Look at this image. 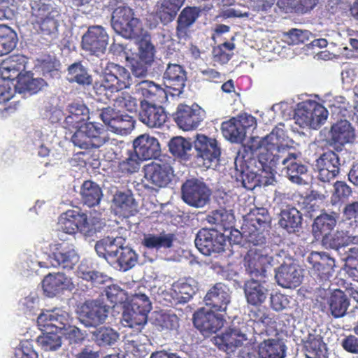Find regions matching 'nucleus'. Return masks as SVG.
Returning a JSON list of instances; mask_svg holds the SVG:
<instances>
[{"label":"nucleus","instance_id":"nucleus-1","mask_svg":"<svg viewBox=\"0 0 358 358\" xmlns=\"http://www.w3.org/2000/svg\"><path fill=\"white\" fill-rule=\"evenodd\" d=\"M271 227V217L268 210L265 208H256L246 215L241 229L248 241L257 245L265 242L264 232L268 231Z\"/></svg>","mask_w":358,"mask_h":358},{"label":"nucleus","instance_id":"nucleus-2","mask_svg":"<svg viewBox=\"0 0 358 358\" xmlns=\"http://www.w3.org/2000/svg\"><path fill=\"white\" fill-rule=\"evenodd\" d=\"M266 152L258 155V162L262 169L268 172V168L276 167V162L282 152H289V147L285 142V131L282 129L275 127L272 131L264 137Z\"/></svg>","mask_w":358,"mask_h":358},{"label":"nucleus","instance_id":"nucleus-3","mask_svg":"<svg viewBox=\"0 0 358 358\" xmlns=\"http://www.w3.org/2000/svg\"><path fill=\"white\" fill-rule=\"evenodd\" d=\"M195 164L199 167L210 169L217 166L221 157V147L215 138L197 134L194 141Z\"/></svg>","mask_w":358,"mask_h":358},{"label":"nucleus","instance_id":"nucleus-4","mask_svg":"<svg viewBox=\"0 0 358 358\" xmlns=\"http://www.w3.org/2000/svg\"><path fill=\"white\" fill-rule=\"evenodd\" d=\"M108 42V36L101 26H93L88 29L82 38L83 48L88 51L92 57L93 65L108 67L106 60L101 58L103 55Z\"/></svg>","mask_w":358,"mask_h":358},{"label":"nucleus","instance_id":"nucleus-5","mask_svg":"<svg viewBox=\"0 0 358 358\" xmlns=\"http://www.w3.org/2000/svg\"><path fill=\"white\" fill-rule=\"evenodd\" d=\"M112 27L116 33L125 38L132 39L143 32L140 21L134 17L132 10L126 6H120L113 12Z\"/></svg>","mask_w":358,"mask_h":358},{"label":"nucleus","instance_id":"nucleus-6","mask_svg":"<svg viewBox=\"0 0 358 358\" xmlns=\"http://www.w3.org/2000/svg\"><path fill=\"white\" fill-rule=\"evenodd\" d=\"M328 117V110L320 103L306 100L298 104L294 118L301 127L316 129L324 122Z\"/></svg>","mask_w":358,"mask_h":358},{"label":"nucleus","instance_id":"nucleus-7","mask_svg":"<svg viewBox=\"0 0 358 358\" xmlns=\"http://www.w3.org/2000/svg\"><path fill=\"white\" fill-rule=\"evenodd\" d=\"M181 194L185 203L189 206L199 208L209 203L212 192L204 182L192 178L187 180L182 184Z\"/></svg>","mask_w":358,"mask_h":358},{"label":"nucleus","instance_id":"nucleus-8","mask_svg":"<svg viewBox=\"0 0 358 358\" xmlns=\"http://www.w3.org/2000/svg\"><path fill=\"white\" fill-rule=\"evenodd\" d=\"M256 124L255 117L243 113L223 122L221 124V130L226 139L232 143H240L245 140L247 131L255 127Z\"/></svg>","mask_w":358,"mask_h":358},{"label":"nucleus","instance_id":"nucleus-9","mask_svg":"<svg viewBox=\"0 0 358 358\" xmlns=\"http://www.w3.org/2000/svg\"><path fill=\"white\" fill-rule=\"evenodd\" d=\"M226 236L217 229H201L194 241L198 250L204 255L220 253L224 250Z\"/></svg>","mask_w":358,"mask_h":358},{"label":"nucleus","instance_id":"nucleus-10","mask_svg":"<svg viewBox=\"0 0 358 358\" xmlns=\"http://www.w3.org/2000/svg\"><path fill=\"white\" fill-rule=\"evenodd\" d=\"M204 110L196 103L192 106L178 104L173 117L177 125L183 131L196 129L204 119Z\"/></svg>","mask_w":358,"mask_h":358},{"label":"nucleus","instance_id":"nucleus-11","mask_svg":"<svg viewBox=\"0 0 358 358\" xmlns=\"http://www.w3.org/2000/svg\"><path fill=\"white\" fill-rule=\"evenodd\" d=\"M132 39L138 44V55H134L133 53L129 55L123 52L120 55L121 58H124L131 67H143L144 65H151L154 61L155 48L150 43V36L146 31L142 32L138 37Z\"/></svg>","mask_w":358,"mask_h":358},{"label":"nucleus","instance_id":"nucleus-12","mask_svg":"<svg viewBox=\"0 0 358 358\" xmlns=\"http://www.w3.org/2000/svg\"><path fill=\"white\" fill-rule=\"evenodd\" d=\"M276 167L268 168V171L285 170V173L290 181L301 185L305 183L302 176L308 171V168L298 160V156L295 153L282 152L280 159L276 162Z\"/></svg>","mask_w":358,"mask_h":358},{"label":"nucleus","instance_id":"nucleus-13","mask_svg":"<svg viewBox=\"0 0 358 358\" xmlns=\"http://www.w3.org/2000/svg\"><path fill=\"white\" fill-rule=\"evenodd\" d=\"M108 307L99 300L86 301L80 308L79 320L85 327H96L107 318Z\"/></svg>","mask_w":358,"mask_h":358},{"label":"nucleus","instance_id":"nucleus-14","mask_svg":"<svg viewBox=\"0 0 358 358\" xmlns=\"http://www.w3.org/2000/svg\"><path fill=\"white\" fill-rule=\"evenodd\" d=\"M51 266L71 270L79 261V256L73 245L68 243L55 244L48 256Z\"/></svg>","mask_w":358,"mask_h":358},{"label":"nucleus","instance_id":"nucleus-15","mask_svg":"<svg viewBox=\"0 0 358 358\" xmlns=\"http://www.w3.org/2000/svg\"><path fill=\"white\" fill-rule=\"evenodd\" d=\"M211 309L206 310L204 308L199 309L194 313L193 323L194 327L202 334L216 333L224 325V315Z\"/></svg>","mask_w":358,"mask_h":358},{"label":"nucleus","instance_id":"nucleus-16","mask_svg":"<svg viewBox=\"0 0 358 358\" xmlns=\"http://www.w3.org/2000/svg\"><path fill=\"white\" fill-rule=\"evenodd\" d=\"M101 117L111 131L118 134H127L134 128L135 121L131 116L116 112L113 109L104 108Z\"/></svg>","mask_w":358,"mask_h":358},{"label":"nucleus","instance_id":"nucleus-17","mask_svg":"<svg viewBox=\"0 0 358 358\" xmlns=\"http://www.w3.org/2000/svg\"><path fill=\"white\" fill-rule=\"evenodd\" d=\"M70 315L61 309L55 308L41 313L37 318L38 325L42 331L50 329L55 331H63L70 324Z\"/></svg>","mask_w":358,"mask_h":358},{"label":"nucleus","instance_id":"nucleus-18","mask_svg":"<svg viewBox=\"0 0 358 358\" xmlns=\"http://www.w3.org/2000/svg\"><path fill=\"white\" fill-rule=\"evenodd\" d=\"M138 119L150 128H160L167 120V115L164 107L145 101H140Z\"/></svg>","mask_w":358,"mask_h":358},{"label":"nucleus","instance_id":"nucleus-19","mask_svg":"<svg viewBox=\"0 0 358 358\" xmlns=\"http://www.w3.org/2000/svg\"><path fill=\"white\" fill-rule=\"evenodd\" d=\"M144 177L152 185L164 187L171 181L173 170L167 162H152L144 166Z\"/></svg>","mask_w":358,"mask_h":358},{"label":"nucleus","instance_id":"nucleus-20","mask_svg":"<svg viewBox=\"0 0 358 358\" xmlns=\"http://www.w3.org/2000/svg\"><path fill=\"white\" fill-rule=\"evenodd\" d=\"M135 94L138 96L139 101L162 104L168 101L166 91L153 81L143 80L136 87Z\"/></svg>","mask_w":358,"mask_h":358},{"label":"nucleus","instance_id":"nucleus-21","mask_svg":"<svg viewBox=\"0 0 358 358\" xmlns=\"http://www.w3.org/2000/svg\"><path fill=\"white\" fill-rule=\"evenodd\" d=\"M134 151L140 160L156 159L161 152L158 140L149 134L140 135L133 141Z\"/></svg>","mask_w":358,"mask_h":358},{"label":"nucleus","instance_id":"nucleus-22","mask_svg":"<svg viewBox=\"0 0 358 358\" xmlns=\"http://www.w3.org/2000/svg\"><path fill=\"white\" fill-rule=\"evenodd\" d=\"M272 257L264 254L259 249H250L245 257L247 271L255 278L265 277L266 268L270 265Z\"/></svg>","mask_w":358,"mask_h":358},{"label":"nucleus","instance_id":"nucleus-23","mask_svg":"<svg viewBox=\"0 0 358 358\" xmlns=\"http://www.w3.org/2000/svg\"><path fill=\"white\" fill-rule=\"evenodd\" d=\"M231 296L229 289L223 283H216L204 297V302L213 311L224 313L230 303Z\"/></svg>","mask_w":358,"mask_h":358},{"label":"nucleus","instance_id":"nucleus-24","mask_svg":"<svg viewBox=\"0 0 358 358\" xmlns=\"http://www.w3.org/2000/svg\"><path fill=\"white\" fill-rule=\"evenodd\" d=\"M319 169L318 178L322 182H329L340 172V159L334 151L324 152L317 160Z\"/></svg>","mask_w":358,"mask_h":358},{"label":"nucleus","instance_id":"nucleus-25","mask_svg":"<svg viewBox=\"0 0 358 358\" xmlns=\"http://www.w3.org/2000/svg\"><path fill=\"white\" fill-rule=\"evenodd\" d=\"M75 287L71 278L63 273H49L42 281L44 294L52 297L64 290H72Z\"/></svg>","mask_w":358,"mask_h":358},{"label":"nucleus","instance_id":"nucleus-26","mask_svg":"<svg viewBox=\"0 0 358 358\" xmlns=\"http://www.w3.org/2000/svg\"><path fill=\"white\" fill-rule=\"evenodd\" d=\"M245 340V335L236 327H229L214 338L215 344L219 349L227 353L232 352L237 348L241 347Z\"/></svg>","mask_w":358,"mask_h":358},{"label":"nucleus","instance_id":"nucleus-27","mask_svg":"<svg viewBox=\"0 0 358 358\" xmlns=\"http://www.w3.org/2000/svg\"><path fill=\"white\" fill-rule=\"evenodd\" d=\"M314 274L320 279L329 278L334 271V261L325 253L312 252L307 258Z\"/></svg>","mask_w":358,"mask_h":358},{"label":"nucleus","instance_id":"nucleus-28","mask_svg":"<svg viewBox=\"0 0 358 358\" xmlns=\"http://www.w3.org/2000/svg\"><path fill=\"white\" fill-rule=\"evenodd\" d=\"M59 224L64 232L73 234L78 230H85L87 215L78 210H68L60 215Z\"/></svg>","mask_w":358,"mask_h":358},{"label":"nucleus","instance_id":"nucleus-29","mask_svg":"<svg viewBox=\"0 0 358 358\" xmlns=\"http://www.w3.org/2000/svg\"><path fill=\"white\" fill-rule=\"evenodd\" d=\"M68 115L64 121V127L71 130L84 125L90 119V110L83 103L73 102L67 106Z\"/></svg>","mask_w":358,"mask_h":358},{"label":"nucleus","instance_id":"nucleus-30","mask_svg":"<svg viewBox=\"0 0 358 358\" xmlns=\"http://www.w3.org/2000/svg\"><path fill=\"white\" fill-rule=\"evenodd\" d=\"M301 271L294 264H282L275 271L278 284L285 288H296L302 280Z\"/></svg>","mask_w":358,"mask_h":358},{"label":"nucleus","instance_id":"nucleus-31","mask_svg":"<svg viewBox=\"0 0 358 358\" xmlns=\"http://www.w3.org/2000/svg\"><path fill=\"white\" fill-rule=\"evenodd\" d=\"M23 69L22 71L13 73L15 76L16 83L15 87L19 92H29L31 94L37 93L45 85L46 83L43 78H34L33 73L31 71H26Z\"/></svg>","mask_w":358,"mask_h":358},{"label":"nucleus","instance_id":"nucleus-32","mask_svg":"<svg viewBox=\"0 0 358 358\" xmlns=\"http://www.w3.org/2000/svg\"><path fill=\"white\" fill-rule=\"evenodd\" d=\"M330 136L333 144L342 146L354 141L355 129L348 120H340L332 124Z\"/></svg>","mask_w":358,"mask_h":358},{"label":"nucleus","instance_id":"nucleus-33","mask_svg":"<svg viewBox=\"0 0 358 358\" xmlns=\"http://www.w3.org/2000/svg\"><path fill=\"white\" fill-rule=\"evenodd\" d=\"M338 214L332 212L331 214L322 213L318 215L313 224V232L317 238L322 237L323 241L327 239L328 236L336 225Z\"/></svg>","mask_w":358,"mask_h":358},{"label":"nucleus","instance_id":"nucleus-34","mask_svg":"<svg viewBox=\"0 0 358 358\" xmlns=\"http://www.w3.org/2000/svg\"><path fill=\"white\" fill-rule=\"evenodd\" d=\"M302 352L306 358H324L327 351L323 338L319 334H308L302 340Z\"/></svg>","mask_w":358,"mask_h":358},{"label":"nucleus","instance_id":"nucleus-35","mask_svg":"<svg viewBox=\"0 0 358 358\" xmlns=\"http://www.w3.org/2000/svg\"><path fill=\"white\" fill-rule=\"evenodd\" d=\"M244 292L249 305H262L267 299L268 289L259 281L251 279L245 282Z\"/></svg>","mask_w":358,"mask_h":358},{"label":"nucleus","instance_id":"nucleus-36","mask_svg":"<svg viewBox=\"0 0 358 358\" xmlns=\"http://www.w3.org/2000/svg\"><path fill=\"white\" fill-rule=\"evenodd\" d=\"M112 208L115 215L129 217L134 215L136 211L135 200L131 194L117 192L113 196Z\"/></svg>","mask_w":358,"mask_h":358},{"label":"nucleus","instance_id":"nucleus-37","mask_svg":"<svg viewBox=\"0 0 358 358\" xmlns=\"http://www.w3.org/2000/svg\"><path fill=\"white\" fill-rule=\"evenodd\" d=\"M329 311L334 318L343 317L350 306V300L344 292L336 289L327 299Z\"/></svg>","mask_w":358,"mask_h":358},{"label":"nucleus","instance_id":"nucleus-38","mask_svg":"<svg viewBox=\"0 0 358 358\" xmlns=\"http://www.w3.org/2000/svg\"><path fill=\"white\" fill-rule=\"evenodd\" d=\"M83 203L90 208L98 206L103 197V192L98 184L92 180H85L80 189Z\"/></svg>","mask_w":358,"mask_h":358},{"label":"nucleus","instance_id":"nucleus-39","mask_svg":"<svg viewBox=\"0 0 358 358\" xmlns=\"http://www.w3.org/2000/svg\"><path fill=\"white\" fill-rule=\"evenodd\" d=\"M163 79L166 87L173 90L172 94H180L187 80V73L184 69H166Z\"/></svg>","mask_w":358,"mask_h":358},{"label":"nucleus","instance_id":"nucleus-40","mask_svg":"<svg viewBox=\"0 0 358 358\" xmlns=\"http://www.w3.org/2000/svg\"><path fill=\"white\" fill-rule=\"evenodd\" d=\"M286 346L280 338L264 340L259 345V358H284Z\"/></svg>","mask_w":358,"mask_h":358},{"label":"nucleus","instance_id":"nucleus-41","mask_svg":"<svg viewBox=\"0 0 358 358\" xmlns=\"http://www.w3.org/2000/svg\"><path fill=\"white\" fill-rule=\"evenodd\" d=\"M83 127L92 148H99L110 141L108 131L101 124L89 122Z\"/></svg>","mask_w":358,"mask_h":358},{"label":"nucleus","instance_id":"nucleus-42","mask_svg":"<svg viewBox=\"0 0 358 358\" xmlns=\"http://www.w3.org/2000/svg\"><path fill=\"white\" fill-rule=\"evenodd\" d=\"M279 225L288 233H295L299 231L302 222L301 213L294 207L287 206L282 209L280 214Z\"/></svg>","mask_w":358,"mask_h":358},{"label":"nucleus","instance_id":"nucleus-43","mask_svg":"<svg viewBox=\"0 0 358 358\" xmlns=\"http://www.w3.org/2000/svg\"><path fill=\"white\" fill-rule=\"evenodd\" d=\"M169 148L174 157L182 161L188 162L192 159V144L182 136L171 138L169 143Z\"/></svg>","mask_w":358,"mask_h":358},{"label":"nucleus","instance_id":"nucleus-44","mask_svg":"<svg viewBox=\"0 0 358 358\" xmlns=\"http://www.w3.org/2000/svg\"><path fill=\"white\" fill-rule=\"evenodd\" d=\"M176 238V235L173 233L166 234L163 231L159 235L149 234L145 236L143 245L149 249H169L173 247Z\"/></svg>","mask_w":358,"mask_h":358},{"label":"nucleus","instance_id":"nucleus-45","mask_svg":"<svg viewBox=\"0 0 358 358\" xmlns=\"http://www.w3.org/2000/svg\"><path fill=\"white\" fill-rule=\"evenodd\" d=\"M207 220L210 224H215L216 227L227 231L234 227L235 217L231 210L220 208L213 210L208 215Z\"/></svg>","mask_w":358,"mask_h":358},{"label":"nucleus","instance_id":"nucleus-46","mask_svg":"<svg viewBox=\"0 0 358 358\" xmlns=\"http://www.w3.org/2000/svg\"><path fill=\"white\" fill-rule=\"evenodd\" d=\"M183 3L184 0H162L157 6V14L163 23H169L175 18Z\"/></svg>","mask_w":358,"mask_h":358},{"label":"nucleus","instance_id":"nucleus-47","mask_svg":"<svg viewBox=\"0 0 358 358\" xmlns=\"http://www.w3.org/2000/svg\"><path fill=\"white\" fill-rule=\"evenodd\" d=\"M249 310L250 320L256 325H263L264 328L271 326L275 323L273 314L271 313L268 308L262 305L252 306Z\"/></svg>","mask_w":358,"mask_h":358},{"label":"nucleus","instance_id":"nucleus-48","mask_svg":"<svg viewBox=\"0 0 358 358\" xmlns=\"http://www.w3.org/2000/svg\"><path fill=\"white\" fill-rule=\"evenodd\" d=\"M137 260L138 255L134 250L127 246H120V250H119L117 257L115 259L114 265L112 266L126 271L134 267Z\"/></svg>","mask_w":358,"mask_h":358},{"label":"nucleus","instance_id":"nucleus-49","mask_svg":"<svg viewBox=\"0 0 358 358\" xmlns=\"http://www.w3.org/2000/svg\"><path fill=\"white\" fill-rule=\"evenodd\" d=\"M148 315L147 313L128 308L122 315L124 325L141 331L148 322Z\"/></svg>","mask_w":358,"mask_h":358},{"label":"nucleus","instance_id":"nucleus-50","mask_svg":"<svg viewBox=\"0 0 358 358\" xmlns=\"http://www.w3.org/2000/svg\"><path fill=\"white\" fill-rule=\"evenodd\" d=\"M317 0H278L277 5L285 13L295 12L306 13L312 10Z\"/></svg>","mask_w":358,"mask_h":358},{"label":"nucleus","instance_id":"nucleus-51","mask_svg":"<svg viewBox=\"0 0 358 358\" xmlns=\"http://www.w3.org/2000/svg\"><path fill=\"white\" fill-rule=\"evenodd\" d=\"M17 36L15 31L10 27L0 25V56L10 52L16 46Z\"/></svg>","mask_w":358,"mask_h":358},{"label":"nucleus","instance_id":"nucleus-52","mask_svg":"<svg viewBox=\"0 0 358 358\" xmlns=\"http://www.w3.org/2000/svg\"><path fill=\"white\" fill-rule=\"evenodd\" d=\"M94 342L101 347L111 346L119 338V334L110 327H101L92 332Z\"/></svg>","mask_w":358,"mask_h":358},{"label":"nucleus","instance_id":"nucleus-53","mask_svg":"<svg viewBox=\"0 0 358 358\" xmlns=\"http://www.w3.org/2000/svg\"><path fill=\"white\" fill-rule=\"evenodd\" d=\"M114 107L129 113H136L140 101L138 96H134L127 92H121L114 99Z\"/></svg>","mask_w":358,"mask_h":358},{"label":"nucleus","instance_id":"nucleus-54","mask_svg":"<svg viewBox=\"0 0 358 358\" xmlns=\"http://www.w3.org/2000/svg\"><path fill=\"white\" fill-rule=\"evenodd\" d=\"M19 69H0L3 78L0 79V103L9 101L13 96V90L8 80H15L10 73H17Z\"/></svg>","mask_w":358,"mask_h":358},{"label":"nucleus","instance_id":"nucleus-55","mask_svg":"<svg viewBox=\"0 0 358 358\" xmlns=\"http://www.w3.org/2000/svg\"><path fill=\"white\" fill-rule=\"evenodd\" d=\"M43 335L37 338V343L45 351H54L62 345V338L54 329L45 331Z\"/></svg>","mask_w":358,"mask_h":358},{"label":"nucleus","instance_id":"nucleus-56","mask_svg":"<svg viewBox=\"0 0 358 358\" xmlns=\"http://www.w3.org/2000/svg\"><path fill=\"white\" fill-rule=\"evenodd\" d=\"M140 159L132 151H128L127 157L118 162L115 172L122 177L137 172L140 167Z\"/></svg>","mask_w":358,"mask_h":358},{"label":"nucleus","instance_id":"nucleus-57","mask_svg":"<svg viewBox=\"0 0 358 358\" xmlns=\"http://www.w3.org/2000/svg\"><path fill=\"white\" fill-rule=\"evenodd\" d=\"M33 23L46 17L51 16L53 11H58L55 8L50 0H34L31 1Z\"/></svg>","mask_w":358,"mask_h":358},{"label":"nucleus","instance_id":"nucleus-58","mask_svg":"<svg viewBox=\"0 0 358 358\" xmlns=\"http://www.w3.org/2000/svg\"><path fill=\"white\" fill-rule=\"evenodd\" d=\"M333 187L331 196V203L333 206L344 203L352 194V188L345 181L335 182Z\"/></svg>","mask_w":358,"mask_h":358},{"label":"nucleus","instance_id":"nucleus-59","mask_svg":"<svg viewBox=\"0 0 358 358\" xmlns=\"http://www.w3.org/2000/svg\"><path fill=\"white\" fill-rule=\"evenodd\" d=\"M59 16V11H53L51 14V16L50 15L38 21H34V23L38 27L42 34L45 36H55L57 31V17Z\"/></svg>","mask_w":358,"mask_h":358},{"label":"nucleus","instance_id":"nucleus-60","mask_svg":"<svg viewBox=\"0 0 358 358\" xmlns=\"http://www.w3.org/2000/svg\"><path fill=\"white\" fill-rule=\"evenodd\" d=\"M104 292L108 300L112 304L113 307L119 304H122L128 300V296L126 291L117 285L113 284L107 286Z\"/></svg>","mask_w":358,"mask_h":358},{"label":"nucleus","instance_id":"nucleus-61","mask_svg":"<svg viewBox=\"0 0 358 358\" xmlns=\"http://www.w3.org/2000/svg\"><path fill=\"white\" fill-rule=\"evenodd\" d=\"M309 31L298 29H292L282 34V41L288 45L303 43L308 40Z\"/></svg>","mask_w":358,"mask_h":358},{"label":"nucleus","instance_id":"nucleus-62","mask_svg":"<svg viewBox=\"0 0 358 358\" xmlns=\"http://www.w3.org/2000/svg\"><path fill=\"white\" fill-rule=\"evenodd\" d=\"M346 272L354 280L358 282V248L349 250L346 259Z\"/></svg>","mask_w":358,"mask_h":358},{"label":"nucleus","instance_id":"nucleus-63","mask_svg":"<svg viewBox=\"0 0 358 358\" xmlns=\"http://www.w3.org/2000/svg\"><path fill=\"white\" fill-rule=\"evenodd\" d=\"M129 308L137 311H143L147 313L152 309L151 302L147 295L145 294L138 293L131 296L129 301Z\"/></svg>","mask_w":358,"mask_h":358},{"label":"nucleus","instance_id":"nucleus-64","mask_svg":"<svg viewBox=\"0 0 358 358\" xmlns=\"http://www.w3.org/2000/svg\"><path fill=\"white\" fill-rule=\"evenodd\" d=\"M199 12V8L196 7L185 8L178 17V24H180V27H189L198 18Z\"/></svg>","mask_w":358,"mask_h":358}]
</instances>
